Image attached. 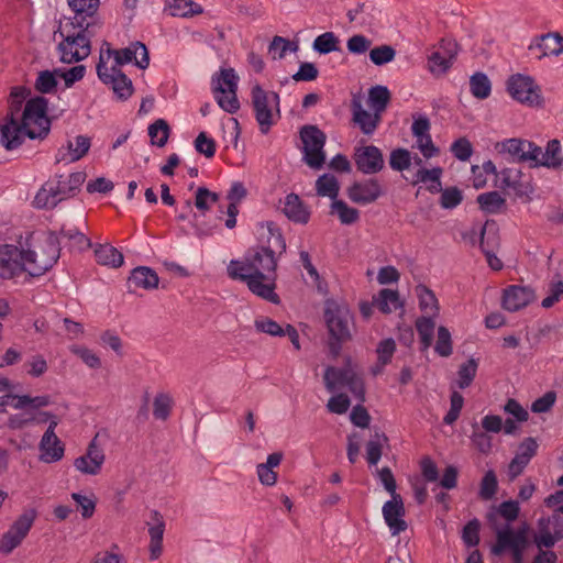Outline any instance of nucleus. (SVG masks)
I'll return each mask as SVG.
<instances>
[{"label":"nucleus","instance_id":"obj_1","mask_svg":"<svg viewBox=\"0 0 563 563\" xmlns=\"http://www.w3.org/2000/svg\"><path fill=\"white\" fill-rule=\"evenodd\" d=\"M267 245L250 249L242 260H232L228 275L246 284L254 295L279 302L275 292L279 257L286 252V241L278 229H268Z\"/></svg>","mask_w":563,"mask_h":563},{"label":"nucleus","instance_id":"obj_2","mask_svg":"<svg viewBox=\"0 0 563 563\" xmlns=\"http://www.w3.org/2000/svg\"><path fill=\"white\" fill-rule=\"evenodd\" d=\"M48 101L42 96L29 99L24 103L22 119L3 117L0 122V144L12 151L22 145L25 139L43 140L51 131L47 117Z\"/></svg>","mask_w":563,"mask_h":563},{"label":"nucleus","instance_id":"obj_3","mask_svg":"<svg viewBox=\"0 0 563 563\" xmlns=\"http://www.w3.org/2000/svg\"><path fill=\"white\" fill-rule=\"evenodd\" d=\"M97 25L90 23L62 22L58 33L62 42L58 44L60 60L66 64L77 63L90 55L91 37Z\"/></svg>","mask_w":563,"mask_h":563},{"label":"nucleus","instance_id":"obj_4","mask_svg":"<svg viewBox=\"0 0 563 563\" xmlns=\"http://www.w3.org/2000/svg\"><path fill=\"white\" fill-rule=\"evenodd\" d=\"M86 180L84 172L71 173L67 176L55 175L37 191L34 198L36 208L53 209L59 202L73 198Z\"/></svg>","mask_w":563,"mask_h":563},{"label":"nucleus","instance_id":"obj_5","mask_svg":"<svg viewBox=\"0 0 563 563\" xmlns=\"http://www.w3.org/2000/svg\"><path fill=\"white\" fill-rule=\"evenodd\" d=\"M59 255V235L48 232L24 251L26 272L31 276H41L55 265Z\"/></svg>","mask_w":563,"mask_h":563},{"label":"nucleus","instance_id":"obj_6","mask_svg":"<svg viewBox=\"0 0 563 563\" xmlns=\"http://www.w3.org/2000/svg\"><path fill=\"white\" fill-rule=\"evenodd\" d=\"M252 107L255 120L262 134H267L280 119V98L275 91H266L260 85L251 90Z\"/></svg>","mask_w":563,"mask_h":563},{"label":"nucleus","instance_id":"obj_7","mask_svg":"<svg viewBox=\"0 0 563 563\" xmlns=\"http://www.w3.org/2000/svg\"><path fill=\"white\" fill-rule=\"evenodd\" d=\"M239 77L233 68H222L212 76V92L217 103L228 113H235L240 109L236 96Z\"/></svg>","mask_w":563,"mask_h":563},{"label":"nucleus","instance_id":"obj_8","mask_svg":"<svg viewBox=\"0 0 563 563\" xmlns=\"http://www.w3.org/2000/svg\"><path fill=\"white\" fill-rule=\"evenodd\" d=\"M302 142L303 162L312 169L319 170L325 163L323 151L327 135L317 125H303L299 131Z\"/></svg>","mask_w":563,"mask_h":563},{"label":"nucleus","instance_id":"obj_9","mask_svg":"<svg viewBox=\"0 0 563 563\" xmlns=\"http://www.w3.org/2000/svg\"><path fill=\"white\" fill-rule=\"evenodd\" d=\"M507 91L511 98L529 107H542L543 98L541 88L536 84L533 77L529 75H511L506 82Z\"/></svg>","mask_w":563,"mask_h":563},{"label":"nucleus","instance_id":"obj_10","mask_svg":"<svg viewBox=\"0 0 563 563\" xmlns=\"http://www.w3.org/2000/svg\"><path fill=\"white\" fill-rule=\"evenodd\" d=\"M36 518V509H25L0 538V553L8 555L21 545L31 531Z\"/></svg>","mask_w":563,"mask_h":563},{"label":"nucleus","instance_id":"obj_11","mask_svg":"<svg viewBox=\"0 0 563 563\" xmlns=\"http://www.w3.org/2000/svg\"><path fill=\"white\" fill-rule=\"evenodd\" d=\"M96 69L98 78L112 89L119 100L125 101L133 95L132 80L117 66L108 67L103 51L100 52Z\"/></svg>","mask_w":563,"mask_h":563},{"label":"nucleus","instance_id":"obj_12","mask_svg":"<svg viewBox=\"0 0 563 563\" xmlns=\"http://www.w3.org/2000/svg\"><path fill=\"white\" fill-rule=\"evenodd\" d=\"M102 51L107 63L111 57L114 58L113 66H117V68L129 63H134V65L141 69H145L150 65L147 48L141 42H134L130 46L121 49H113L108 42H104L101 47V52Z\"/></svg>","mask_w":563,"mask_h":563},{"label":"nucleus","instance_id":"obj_13","mask_svg":"<svg viewBox=\"0 0 563 563\" xmlns=\"http://www.w3.org/2000/svg\"><path fill=\"white\" fill-rule=\"evenodd\" d=\"M532 538L539 551L553 548L558 541L563 539V529L560 527L559 518L555 516L540 517Z\"/></svg>","mask_w":563,"mask_h":563},{"label":"nucleus","instance_id":"obj_14","mask_svg":"<svg viewBox=\"0 0 563 563\" xmlns=\"http://www.w3.org/2000/svg\"><path fill=\"white\" fill-rule=\"evenodd\" d=\"M23 272H26L24 251L10 244L0 246V277L9 279Z\"/></svg>","mask_w":563,"mask_h":563},{"label":"nucleus","instance_id":"obj_15","mask_svg":"<svg viewBox=\"0 0 563 563\" xmlns=\"http://www.w3.org/2000/svg\"><path fill=\"white\" fill-rule=\"evenodd\" d=\"M104 460L103 449L98 443V434H96L89 442L86 453L75 459L74 466L81 474L97 475L100 473Z\"/></svg>","mask_w":563,"mask_h":563},{"label":"nucleus","instance_id":"obj_16","mask_svg":"<svg viewBox=\"0 0 563 563\" xmlns=\"http://www.w3.org/2000/svg\"><path fill=\"white\" fill-rule=\"evenodd\" d=\"M354 162L357 169L366 175L377 174L385 166L383 153L375 145H366L355 148Z\"/></svg>","mask_w":563,"mask_h":563},{"label":"nucleus","instance_id":"obj_17","mask_svg":"<svg viewBox=\"0 0 563 563\" xmlns=\"http://www.w3.org/2000/svg\"><path fill=\"white\" fill-rule=\"evenodd\" d=\"M536 300L530 286L510 285L503 291L501 306L509 312H516Z\"/></svg>","mask_w":563,"mask_h":563},{"label":"nucleus","instance_id":"obj_18","mask_svg":"<svg viewBox=\"0 0 563 563\" xmlns=\"http://www.w3.org/2000/svg\"><path fill=\"white\" fill-rule=\"evenodd\" d=\"M57 420H52L40 442L41 461L45 463L57 462L64 456V445L55 434Z\"/></svg>","mask_w":563,"mask_h":563},{"label":"nucleus","instance_id":"obj_19","mask_svg":"<svg viewBox=\"0 0 563 563\" xmlns=\"http://www.w3.org/2000/svg\"><path fill=\"white\" fill-rule=\"evenodd\" d=\"M383 516L393 536L407 529V522L404 520L405 507L400 495H395L384 504Z\"/></svg>","mask_w":563,"mask_h":563},{"label":"nucleus","instance_id":"obj_20","mask_svg":"<svg viewBox=\"0 0 563 563\" xmlns=\"http://www.w3.org/2000/svg\"><path fill=\"white\" fill-rule=\"evenodd\" d=\"M537 450L538 443L533 438H527L519 444L516 455L508 466L510 478H516L523 472L531 459L537 454Z\"/></svg>","mask_w":563,"mask_h":563},{"label":"nucleus","instance_id":"obj_21","mask_svg":"<svg viewBox=\"0 0 563 563\" xmlns=\"http://www.w3.org/2000/svg\"><path fill=\"white\" fill-rule=\"evenodd\" d=\"M68 4L73 10L74 15L65 21L97 25L96 13L99 8V0H68Z\"/></svg>","mask_w":563,"mask_h":563},{"label":"nucleus","instance_id":"obj_22","mask_svg":"<svg viewBox=\"0 0 563 563\" xmlns=\"http://www.w3.org/2000/svg\"><path fill=\"white\" fill-rule=\"evenodd\" d=\"M529 51H539L538 59L545 56H559L563 53V35L560 33H547L536 38V43L529 45Z\"/></svg>","mask_w":563,"mask_h":563},{"label":"nucleus","instance_id":"obj_23","mask_svg":"<svg viewBox=\"0 0 563 563\" xmlns=\"http://www.w3.org/2000/svg\"><path fill=\"white\" fill-rule=\"evenodd\" d=\"M382 122V115L377 112H368L362 106L358 96L354 95V125L366 134L372 135Z\"/></svg>","mask_w":563,"mask_h":563},{"label":"nucleus","instance_id":"obj_24","mask_svg":"<svg viewBox=\"0 0 563 563\" xmlns=\"http://www.w3.org/2000/svg\"><path fill=\"white\" fill-rule=\"evenodd\" d=\"M521 543H527L525 530L514 531L507 527L496 533V543L492 547V553L503 554L506 550H512Z\"/></svg>","mask_w":563,"mask_h":563},{"label":"nucleus","instance_id":"obj_25","mask_svg":"<svg viewBox=\"0 0 563 563\" xmlns=\"http://www.w3.org/2000/svg\"><path fill=\"white\" fill-rule=\"evenodd\" d=\"M159 278L156 272L147 266H139L131 272L128 286L131 291L142 288L145 290L155 289Z\"/></svg>","mask_w":563,"mask_h":563},{"label":"nucleus","instance_id":"obj_26","mask_svg":"<svg viewBox=\"0 0 563 563\" xmlns=\"http://www.w3.org/2000/svg\"><path fill=\"white\" fill-rule=\"evenodd\" d=\"M384 194L380 183L375 178L354 181V202L366 205L376 201Z\"/></svg>","mask_w":563,"mask_h":563},{"label":"nucleus","instance_id":"obj_27","mask_svg":"<svg viewBox=\"0 0 563 563\" xmlns=\"http://www.w3.org/2000/svg\"><path fill=\"white\" fill-rule=\"evenodd\" d=\"M90 148V139L84 135L75 137L74 142L68 141L67 147L59 148L56 154V163L76 162L82 158Z\"/></svg>","mask_w":563,"mask_h":563},{"label":"nucleus","instance_id":"obj_28","mask_svg":"<svg viewBox=\"0 0 563 563\" xmlns=\"http://www.w3.org/2000/svg\"><path fill=\"white\" fill-rule=\"evenodd\" d=\"M329 329V352L336 357L342 349V342L349 336L346 319H325Z\"/></svg>","mask_w":563,"mask_h":563},{"label":"nucleus","instance_id":"obj_29","mask_svg":"<svg viewBox=\"0 0 563 563\" xmlns=\"http://www.w3.org/2000/svg\"><path fill=\"white\" fill-rule=\"evenodd\" d=\"M283 212L289 220L297 223L306 224L310 218V213L303 206L299 196L292 192L285 197Z\"/></svg>","mask_w":563,"mask_h":563},{"label":"nucleus","instance_id":"obj_30","mask_svg":"<svg viewBox=\"0 0 563 563\" xmlns=\"http://www.w3.org/2000/svg\"><path fill=\"white\" fill-rule=\"evenodd\" d=\"M246 188L242 183L236 181L232 184L227 196L230 201L227 208L228 219L225 220V227L228 229H233L236 225V216L239 213L238 205L246 197Z\"/></svg>","mask_w":563,"mask_h":563},{"label":"nucleus","instance_id":"obj_31","mask_svg":"<svg viewBox=\"0 0 563 563\" xmlns=\"http://www.w3.org/2000/svg\"><path fill=\"white\" fill-rule=\"evenodd\" d=\"M487 228L488 222H486L481 229L479 247L484 255L486 256L488 266L494 271H500L504 267V264L494 252V249L497 245L498 236L496 234H493V236L488 235L486 238Z\"/></svg>","mask_w":563,"mask_h":563},{"label":"nucleus","instance_id":"obj_32","mask_svg":"<svg viewBox=\"0 0 563 563\" xmlns=\"http://www.w3.org/2000/svg\"><path fill=\"white\" fill-rule=\"evenodd\" d=\"M154 525L148 528V534L151 538L150 542V558L156 560L162 554L163 550V536L165 530V523L161 514L156 510L152 512Z\"/></svg>","mask_w":563,"mask_h":563},{"label":"nucleus","instance_id":"obj_33","mask_svg":"<svg viewBox=\"0 0 563 563\" xmlns=\"http://www.w3.org/2000/svg\"><path fill=\"white\" fill-rule=\"evenodd\" d=\"M375 308L383 313L388 314L402 308V301L397 290L383 288L374 295Z\"/></svg>","mask_w":563,"mask_h":563},{"label":"nucleus","instance_id":"obj_34","mask_svg":"<svg viewBox=\"0 0 563 563\" xmlns=\"http://www.w3.org/2000/svg\"><path fill=\"white\" fill-rule=\"evenodd\" d=\"M324 384L330 393L349 387L352 389V375L345 368L328 366L324 373Z\"/></svg>","mask_w":563,"mask_h":563},{"label":"nucleus","instance_id":"obj_35","mask_svg":"<svg viewBox=\"0 0 563 563\" xmlns=\"http://www.w3.org/2000/svg\"><path fill=\"white\" fill-rule=\"evenodd\" d=\"M415 290L418 297L421 317H439L440 308L434 292L422 284H419Z\"/></svg>","mask_w":563,"mask_h":563},{"label":"nucleus","instance_id":"obj_36","mask_svg":"<svg viewBox=\"0 0 563 563\" xmlns=\"http://www.w3.org/2000/svg\"><path fill=\"white\" fill-rule=\"evenodd\" d=\"M391 93L386 86L376 85L369 88L367 103L369 108L380 115L388 107Z\"/></svg>","mask_w":563,"mask_h":563},{"label":"nucleus","instance_id":"obj_37","mask_svg":"<svg viewBox=\"0 0 563 563\" xmlns=\"http://www.w3.org/2000/svg\"><path fill=\"white\" fill-rule=\"evenodd\" d=\"M95 256L100 265L117 268L123 264V254L110 244L98 245L95 250Z\"/></svg>","mask_w":563,"mask_h":563},{"label":"nucleus","instance_id":"obj_38","mask_svg":"<svg viewBox=\"0 0 563 563\" xmlns=\"http://www.w3.org/2000/svg\"><path fill=\"white\" fill-rule=\"evenodd\" d=\"M167 10L172 16L189 18L201 14L203 9L192 0H170Z\"/></svg>","mask_w":563,"mask_h":563},{"label":"nucleus","instance_id":"obj_39","mask_svg":"<svg viewBox=\"0 0 563 563\" xmlns=\"http://www.w3.org/2000/svg\"><path fill=\"white\" fill-rule=\"evenodd\" d=\"M443 169L442 167H433L431 169L428 168H420L418 169L416 174V183H430L427 186V190L431 194H439L442 191V183H441V176H442Z\"/></svg>","mask_w":563,"mask_h":563},{"label":"nucleus","instance_id":"obj_40","mask_svg":"<svg viewBox=\"0 0 563 563\" xmlns=\"http://www.w3.org/2000/svg\"><path fill=\"white\" fill-rule=\"evenodd\" d=\"M316 191L320 197H328L332 201L336 199L340 191V185L336 177L329 173L319 176L316 180Z\"/></svg>","mask_w":563,"mask_h":563},{"label":"nucleus","instance_id":"obj_41","mask_svg":"<svg viewBox=\"0 0 563 563\" xmlns=\"http://www.w3.org/2000/svg\"><path fill=\"white\" fill-rule=\"evenodd\" d=\"M476 201L479 209L489 214L499 212V210L506 205V199L495 190L478 195Z\"/></svg>","mask_w":563,"mask_h":563},{"label":"nucleus","instance_id":"obj_42","mask_svg":"<svg viewBox=\"0 0 563 563\" xmlns=\"http://www.w3.org/2000/svg\"><path fill=\"white\" fill-rule=\"evenodd\" d=\"M470 90L479 100L488 98L492 92V82L488 76L482 71L473 74L470 78Z\"/></svg>","mask_w":563,"mask_h":563},{"label":"nucleus","instance_id":"obj_43","mask_svg":"<svg viewBox=\"0 0 563 563\" xmlns=\"http://www.w3.org/2000/svg\"><path fill=\"white\" fill-rule=\"evenodd\" d=\"M388 439L384 433L375 432L365 446L366 461L369 465H376L383 452V446L387 444Z\"/></svg>","mask_w":563,"mask_h":563},{"label":"nucleus","instance_id":"obj_44","mask_svg":"<svg viewBox=\"0 0 563 563\" xmlns=\"http://www.w3.org/2000/svg\"><path fill=\"white\" fill-rule=\"evenodd\" d=\"M560 141L556 139L549 141L539 164H541L543 167L561 168L563 166V157L560 156Z\"/></svg>","mask_w":563,"mask_h":563},{"label":"nucleus","instance_id":"obj_45","mask_svg":"<svg viewBox=\"0 0 563 563\" xmlns=\"http://www.w3.org/2000/svg\"><path fill=\"white\" fill-rule=\"evenodd\" d=\"M59 235L68 241V246L73 250L84 251L91 246L90 240L76 228L63 227Z\"/></svg>","mask_w":563,"mask_h":563},{"label":"nucleus","instance_id":"obj_46","mask_svg":"<svg viewBox=\"0 0 563 563\" xmlns=\"http://www.w3.org/2000/svg\"><path fill=\"white\" fill-rule=\"evenodd\" d=\"M395 350L396 343L393 339H385L379 342L376 349L378 363L373 367L374 375L379 374L383 371V367L391 361Z\"/></svg>","mask_w":563,"mask_h":563},{"label":"nucleus","instance_id":"obj_47","mask_svg":"<svg viewBox=\"0 0 563 563\" xmlns=\"http://www.w3.org/2000/svg\"><path fill=\"white\" fill-rule=\"evenodd\" d=\"M527 140L508 139L499 143V153H507L514 161L525 162Z\"/></svg>","mask_w":563,"mask_h":563},{"label":"nucleus","instance_id":"obj_48","mask_svg":"<svg viewBox=\"0 0 563 563\" xmlns=\"http://www.w3.org/2000/svg\"><path fill=\"white\" fill-rule=\"evenodd\" d=\"M340 40L333 32H325L318 35L312 44V48L319 54H329L339 51Z\"/></svg>","mask_w":563,"mask_h":563},{"label":"nucleus","instance_id":"obj_49","mask_svg":"<svg viewBox=\"0 0 563 563\" xmlns=\"http://www.w3.org/2000/svg\"><path fill=\"white\" fill-rule=\"evenodd\" d=\"M56 70H42L37 74L34 82V89L40 93H54L57 89Z\"/></svg>","mask_w":563,"mask_h":563},{"label":"nucleus","instance_id":"obj_50","mask_svg":"<svg viewBox=\"0 0 563 563\" xmlns=\"http://www.w3.org/2000/svg\"><path fill=\"white\" fill-rule=\"evenodd\" d=\"M169 132V125L164 119H158L148 126L152 143L158 147H163L167 143Z\"/></svg>","mask_w":563,"mask_h":563},{"label":"nucleus","instance_id":"obj_51","mask_svg":"<svg viewBox=\"0 0 563 563\" xmlns=\"http://www.w3.org/2000/svg\"><path fill=\"white\" fill-rule=\"evenodd\" d=\"M477 367L478 364L474 358H470L460 365L456 380L459 388L465 389L472 384L476 376Z\"/></svg>","mask_w":563,"mask_h":563},{"label":"nucleus","instance_id":"obj_52","mask_svg":"<svg viewBox=\"0 0 563 563\" xmlns=\"http://www.w3.org/2000/svg\"><path fill=\"white\" fill-rule=\"evenodd\" d=\"M440 194L439 203L442 209L452 210L463 201V191L456 186L442 188Z\"/></svg>","mask_w":563,"mask_h":563},{"label":"nucleus","instance_id":"obj_53","mask_svg":"<svg viewBox=\"0 0 563 563\" xmlns=\"http://www.w3.org/2000/svg\"><path fill=\"white\" fill-rule=\"evenodd\" d=\"M454 60L441 51L433 52L428 58L429 70L434 75H443L452 67Z\"/></svg>","mask_w":563,"mask_h":563},{"label":"nucleus","instance_id":"obj_54","mask_svg":"<svg viewBox=\"0 0 563 563\" xmlns=\"http://www.w3.org/2000/svg\"><path fill=\"white\" fill-rule=\"evenodd\" d=\"M416 328L420 338L421 349L427 350L433 342L435 324L433 319H416Z\"/></svg>","mask_w":563,"mask_h":563},{"label":"nucleus","instance_id":"obj_55","mask_svg":"<svg viewBox=\"0 0 563 563\" xmlns=\"http://www.w3.org/2000/svg\"><path fill=\"white\" fill-rule=\"evenodd\" d=\"M396 57V49L390 45H380L369 51V59L376 66H383L393 62Z\"/></svg>","mask_w":563,"mask_h":563},{"label":"nucleus","instance_id":"obj_56","mask_svg":"<svg viewBox=\"0 0 563 563\" xmlns=\"http://www.w3.org/2000/svg\"><path fill=\"white\" fill-rule=\"evenodd\" d=\"M498 489V481L494 471L489 470L485 473L479 485V497L483 500L492 499Z\"/></svg>","mask_w":563,"mask_h":563},{"label":"nucleus","instance_id":"obj_57","mask_svg":"<svg viewBox=\"0 0 563 563\" xmlns=\"http://www.w3.org/2000/svg\"><path fill=\"white\" fill-rule=\"evenodd\" d=\"M289 49L296 52L298 45L278 35L274 36L269 44V53L273 54L274 59L284 58Z\"/></svg>","mask_w":563,"mask_h":563},{"label":"nucleus","instance_id":"obj_58","mask_svg":"<svg viewBox=\"0 0 563 563\" xmlns=\"http://www.w3.org/2000/svg\"><path fill=\"white\" fill-rule=\"evenodd\" d=\"M219 195L210 191L206 187H199L196 191L195 206L198 210L205 212L211 208L212 205L217 203Z\"/></svg>","mask_w":563,"mask_h":563},{"label":"nucleus","instance_id":"obj_59","mask_svg":"<svg viewBox=\"0 0 563 563\" xmlns=\"http://www.w3.org/2000/svg\"><path fill=\"white\" fill-rule=\"evenodd\" d=\"M411 164L410 152L407 148H396L391 151L389 156V166L391 169L402 172L409 168Z\"/></svg>","mask_w":563,"mask_h":563},{"label":"nucleus","instance_id":"obj_60","mask_svg":"<svg viewBox=\"0 0 563 563\" xmlns=\"http://www.w3.org/2000/svg\"><path fill=\"white\" fill-rule=\"evenodd\" d=\"M434 351L442 357H449L453 352L451 333L444 327L438 329Z\"/></svg>","mask_w":563,"mask_h":563},{"label":"nucleus","instance_id":"obj_61","mask_svg":"<svg viewBox=\"0 0 563 563\" xmlns=\"http://www.w3.org/2000/svg\"><path fill=\"white\" fill-rule=\"evenodd\" d=\"M172 410V398L167 394H157L153 402V416L158 420H166Z\"/></svg>","mask_w":563,"mask_h":563},{"label":"nucleus","instance_id":"obj_62","mask_svg":"<svg viewBox=\"0 0 563 563\" xmlns=\"http://www.w3.org/2000/svg\"><path fill=\"white\" fill-rule=\"evenodd\" d=\"M452 155L461 161L466 162L473 155V146L467 137H459L455 140L450 147Z\"/></svg>","mask_w":563,"mask_h":563},{"label":"nucleus","instance_id":"obj_63","mask_svg":"<svg viewBox=\"0 0 563 563\" xmlns=\"http://www.w3.org/2000/svg\"><path fill=\"white\" fill-rule=\"evenodd\" d=\"M69 351L77 355L90 368L96 369L101 366L100 357L88 347L81 345H71Z\"/></svg>","mask_w":563,"mask_h":563},{"label":"nucleus","instance_id":"obj_64","mask_svg":"<svg viewBox=\"0 0 563 563\" xmlns=\"http://www.w3.org/2000/svg\"><path fill=\"white\" fill-rule=\"evenodd\" d=\"M479 529H481V523H479L478 519H476V518L470 520L464 526L463 531H462V539L467 547L474 548V547L478 545Z\"/></svg>","mask_w":563,"mask_h":563}]
</instances>
